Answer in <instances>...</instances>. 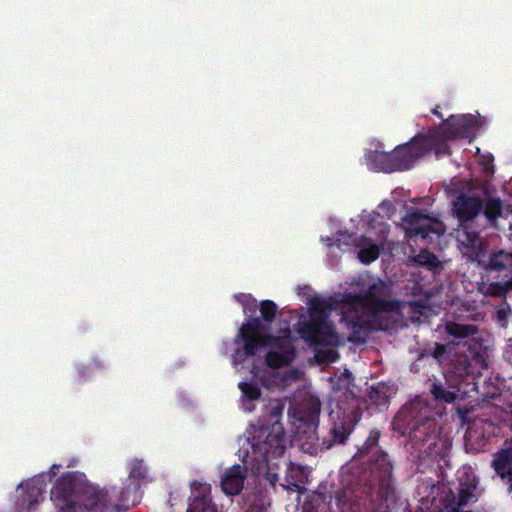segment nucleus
Segmentation results:
<instances>
[{"label":"nucleus","instance_id":"f257e3e1","mask_svg":"<svg viewBox=\"0 0 512 512\" xmlns=\"http://www.w3.org/2000/svg\"><path fill=\"white\" fill-rule=\"evenodd\" d=\"M148 466L134 458L129 471V485L118 492L117 501L112 494L116 487L99 488L91 484L84 473L71 471L62 474L53 485L50 499L58 512H127L138 503L140 480L148 477Z\"/></svg>","mask_w":512,"mask_h":512},{"label":"nucleus","instance_id":"f03ea898","mask_svg":"<svg viewBox=\"0 0 512 512\" xmlns=\"http://www.w3.org/2000/svg\"><path fill=\"white\" fill-rule=\"evenodd\" d=\"M285 404L271 400L264 407V423L254 426L248 438L253 460L269 466L273 460L281 458L287 448L288 440L281 423Z\"/></svg>","mask_w":512,"mask_h":512},{"label":"nucleus","instance_id":"7ed1b4c3","mask_svg":"<svg viewBox=\"0 0 512 512\" xmlns=\"http://www.w3.org/2000/svg\"><path fill=\"white\" fill-rule=\"evenodd\" d=\"M331 304L320 297H313L309 302V318L297 323L299 336L311 346L338 347L342 345L335 325L329 321Z\"/></svg>","mask_w":512,"mask_h":512},{"label":"nucleus","instance_id":"20e7f679","mask_svg":"<svg viewBox=\"0 0 512 512\" xmlns=\"http://www.w3.org/2000/svg\"><path fill=\"white\" fill-rule=\"evenodd\" d=\"M380 436L381 433L378 429L370 431L363 445L358 447L356 454L351 459L348 470L355 475L357 474L354 471L356 466L366 463L367 467L360 481L378 482L382 488H388L392 478L393 465L387 453L378 446Z\"/></svg>","mask_w":512,"mask_h":512},{"label":"nucleus","instance_id":"39448f33","mask_svg":"<svg viewBox=\"0 0 512 512\" xmlns=\"http://www.w3.org/2000/svg\"><path fill=\"white\" fill-rule=\"evenodd\" d=\"M344 398L345 401H340L329 415L331 427L322 442L328 450L344 445L362 417L361 399L351 391L345 393Z\"/></svg>","mask_w":512,"mask_h":512},{"label":"nucleus","instance_id":"423d86ee","mask_svg":"<svg viewBox=\"0 0 512 512\" xmlns=\"http://www.w3.org/2000/svg\"><path fill=\"white\" fill-rule=\"evenodd\" d=\"M257 310V301L251 297L245 300L243 305V312L248 315L249 318L244 322L234 339V344L239 346L242 343V347H238L233 353V363L241 364L247 358L256 355L259 349L268 345L270 336L263 335L261 331L264 326L259 317H252Z\"/></svg>","mask_w":512,"mask_h":512},{"label":"nucleus","instance_id":"0eeeda50","mask_svg":"<svg viewBox=\"0 0 512 512\" xmlns=\"http://www.w3.org/2000/svg\"><path fill=\"white\" fill-rule=\"evenodd\" d=\"M345 300L351 307H361L365 313L377 319H389L391 313L400 309L399 301L391 298L390 288L380 279L362 293L347 294Z\"/></svg>","mask_w":512,"mask_h":512},{"label":"nucleus","instance_id":"6e6552de","mask_svg":"<svg viewBox=\"0 0 512 512\" xmlns=\"http://www.w3.org/2000/svg\"><path fill=\"white\" fill-rule=\"evenodd\" d=\"M342 321L350 329L347 340L355 345L365 344L374 331H388L391 327L389 319H377L367 313H361L355 307L342 312Z\"/></svg>","mask_w":512,"mask_h":512},{"label":"nucleus","instance_id":"1a4fd4ad","mask_svg":"<svg viewBox=\"0 0 512 512\" xmlns=\"http://www.w3.org/2000/svg\"><path fill=\"white\" fill-rule=\"evenodd\" d=\"M401 227L408 241L417 239L432 241L433 238L440 237L446 231V226L442 221L413 207L402 218Z\"/></svg>","mask_w":512,"mask_h":512},{"label":"nucleus","instance_id":"9d476101","mask_svg":"<svg viewBox=\"0 0 512 512\" xmlns=\"http://www.w3.org/2000/svg\"><path fill=\"white\" fill-rule=\"evenodd\" d=\"M320 411V401L318 399H311L307 404L306 411V418L309 423V432H304L298 437L302 451L310 455H317L328 450V448H324V445H322L324 436L319 437L317 434Z\"/></svg>","mask_w":512,"mask_h":512},{"label":"nucleus","instance_id":"9b49d317","mask_svg":"<svg viewBox=\"0 0 512 512\" xmlns=\"http://www.w3.org/2000/svg\"><path fill=\"white\" fill-rule=\"evenodd\" d=\"M408 434L415 448L422 450L425 444H428V449H431L436 445L438 437L437 422L431 417L413 419L409 425Z\"/></svg>","mask_w":512,"mask_h":512},{"label":"nucleus","instance_id":"f8f14e48","mask_svg":"<svg viewBox=\"0 0 512 512\" xmlns=\"http://www.w3.org/2000/svg\"><path fill=\"white\" fill-rule=\"evenodd\" d=\"M426 146H421L420 140L415 135L409 142L398 145L392 151L393 171H406L425 156Z\"/></svg>","mask_w":512,"mask_h":512},{"label":"nucleus","instance_id":"ddd939ff","mask_svg":"<svg viewBox=\"0 0 512 512\" xmlns=\"http://www.w3.org/2000/svg\"><path fill=\"white\" fill-rule=\"evenodd\" d=\"M482 209L483 199L475 195L460 194L453 202V210L459 222L475 219Z\"/></svg>","mask_w":512,"mask_h":512},{"label":"nucleus","instance_id":"4468645a","mask_svg":"<svg viewBox=\"0 0 512 512\" xmlns=\"http://www.w3.org/2000/svg\"><path fill=\"white\" fill-rule=\"evenodd\" d=\"M475 118L471 115L450 116L439 128L450 139L469 138L473 133Z\"/></svg>","mask_w":512,"mask_h":512},{"label":"nucleus","instance_id":"2eb2a0df","mask_svg":"<svg viewBox=\"0 0 512 512\" xmlns=\"http://www.w3.org/2000/svg\"><path fill=\"white\" fill-rule=\"evenodd\" d=\"M477 488V482L474 480L467 482H460L458 495L455 496L452 492L451 498L447 497V503L444 506L445 512H472L464 511L462 508L469 503L476 502L477 497L475 490Z\"/></svg>","mask_w":512,"mask_h":512},{"label":"nucleus","instance_id":"dca6fc26","mask_svg":"<svg viewBox=\"0 0 512 512\" xmlns=\"http://www.w3.org/2000/svg\"><path fill=\"white\" fill-rule=\"evenodd\" d=\"M421 146H426L425 155L434 151L437 157L450 154L448 141L451 140L446 136L441 128L430 130L427 134H417Z\"/></svg>","mask_w":512,"mask_h":512},{"label":"nucleus","instance_id":"f3484780","mask_svg":"<svg viewBox=\"0 0 512 512\" xmlns=\"http://www.w3.org/2000/svg\"><path fill=\"white\" fill-rule=\"evenodd\" d=\"M460 242L464 248V255L477 264L484 263L487 245L480 237L479 232L464 231Z\"/></svg>","mask_w":512,"mask_h":512},{"label":"nucleus","instance_id":"a211bd4d","mask_svg":"<svg viewBox=\"0 0 512 512\" xmlns=\"http://www.w3.org/2000/svg\"><path fill=\"white\" fill-rule=\"evenodd\" d=\"M187 512H217L210 496V487L193 482Z\"/></svg>","mask_w":512,"mask_h":512},{"label":"nucleus","instance_id":"6ab92c4d","mask_svg":"<svg viewBox=\"0 0 512 512\" xmlns=\"http://www.w3.org/2000/svg\"><path fill=\"white\" fill-rule=\"evenodd\" d=\"M491 466L503 481L512 474V439L506 440L503 448L494 454Z\"/></svg>","mask_w":512,"mask_h":512},{"label":"nucleus","instance_id":"aec40b11","mask_svg":"<svg viewBox=\"0 0 512 512\" xmlns=\"http://www.w3.org/2000/svg\"><path fill=\"white\" fill-rule=\"evenodd\" d=\"M245 474L241 465H233L222 477L221 486L227 495H237L244 486Z\"/></svg>","mask_w":512,"mask_h":512},{"label":"nucleus","instance_id":"412c9836","mask_svg":"<svg viewBox=\"0 0 512 512\" xmlns=\"http://www.w3.org/2000/svg\"><path fill=\"white\" fill-rule=\"evenodd\" d=\"M307 478L308 474L304 467L289 462L286 469L285 484L283 487L288 491L302 492L305 488L304 486L307 482Z\"/></svg>","mask_w":512,"mask_h":512},{"label":"nucleus","instance_id":"4be33fe9","mask_svg":"<svg viewBox=\"0 0 512 512\" xmlns=\"http://www.w3.org/2000/svg\"><path fill=\"white\" fill-rule=\"evenodd\" d=\"M47 475L45 473L39 474L25 484L29 508L33 505L40 503L43 500V495L47 488Z\"/></svg>","mask_w":512,"mask_h":512},{"label":"nucleus","instance_id":"5701e85b","mask_svg":"<svg viewBox=\"0 0 512 512\" xmlns=\"http://www.w3.org/2000/svg\"><path fill=\"white\" fill-rule=\"evenodd\" d=\"M429 391L437 403H454L459 396L460 389L457 386L448 385V382L434 381Z\"/></svg>","mask_w":512,"mask_h":512},{"label":"nucleus","instance_id":"b1692460","mask_svg":"<svg viewBox=\"0 0 512 512\" xmlns=\"http://www.w3.org/2000/svg\"><path fill=\"white\" fill-rule=\"evenodd\" d=\"M358 248V259L361 263L369 265L380 255V247L371 238L360 236L354 240Z\"/></svg>","mask_w":512,"mask_h":512},{"label":"nucleus","instance_id":"393cba45","mask_svg":"<svg viewBox=\"0 0 512 512\" xmlns=\"http://www.w3.org/2000/svg\"><path fill=\"white\" fill-rule=\"evenodd\" d=\"M367 165L371 170L391 173L393 171L392 152L369 150L365 154Z\"/></svg>","mask_w":512,"mask_h":512},{"label":"nucleus","instance_id":"a878e982","mask_svg":"<svg viewBox=\"0 0 512 512\" xmlns=\"http://www.w3.org/2000/svg\"><path fill=\"white\" fill-rule=\"evenodd\" d=\"M288 343V348L283 351L271 350L265 356V363L270 368H280L289 365L295 355V349L290 345L289 340H284Z\"/></svg>","mask_w":512,"mask_h":512},{"label":"nucleus","instance_id":"bb28decb","mask_svg":"<svg viewBox=\"0 0 512 512\" xmlns=\"http://www.w3.org/2000/svg\"><path fill=\"white\" fill-rule=\"evenodd\" d=\"M511 261H512L511 253H505L504 251H498V252L492 253L490 255H487V252H486L484 263L478 264V266L483 267L486 270L500 272V271H503L504 269H506Z\"/></svg>","mask_w":512,"mask_h":512},{"label":"nucleus","instance_id":"cd10ccee","mask_svg":"<svg viewBox=\"0 0 512 512\" xmlns=\"http://www.w3.org/2000/svg\"><path fill=\"white\" fill-rule=\"evenodd\" d=\"M445 332L449 336L461 340L476 334L478 332V328L473 324H461L450 321L445 325Z\"/></svg>","mask_w":512,"mask_h":512},{"label":"nucleus","instance_id":"c85d7f7f","mask_svg":"<svg viewBox=\"0 0 512 512\" xmlns=\"http://www.w3.org/2000/svg\"><path fill=\"white\" fill-rule=\"evenodd\" d=\"M238 388L241 391V399L245 410L251 412L253 406H247L248 403L258 400L261 397V390L257 383L253 382H239Z\"/></svg>","mask_w":512,"mask_h":512},{"label":"nucleus","instance_id":"c756f323","mask_svg":"<svg viewBox=\"0 0 512 512\" xmlns=\"http://www.w3.org/2000/svg\"><path fill=\"white\" fill-rule=\"evenodd\" d=\"M503 202L499 197L489 196L483 200L482 212L485 218L490 222H495L502 216Z\"/></svg>","mask_w":512,"mask_h":512},{"label":"nucleus","instance_id":"7c9ffc66","mask_svg":"<svg viewBox=\"0 0 512 512\" xmlns=\"http://www.w3.org/2000/svg\"><path fill=\"white\" fill-rule=\"evenodd\" d=\"M467 357H470L480 368H487V349L483 347L482 343L478 342L475 338H472L468 344Z\"/></svg>","mask_w":512,"mask_h":512},{"label":"nucleus","instance_id":"2f4dec72","mask_svg":"<svg viewBox=\"0 0 512 512\" xmlns=\"http://www.w3.org/2000/svg\"><path fill=\"white\" fill-rule=\"evenodd\" d=\"M388 392L389 387L384 383H379L370 388L368 397L376 406L384 408L387 407L389 403L390 394Z\"/></svg>","mask_w":512,"mask_h":512},{"label":"nucleus","instance_id":"473e14b6","mask_svg":"<svg viewBox=\"0 0 512 512\" xmlns=\"http://www.w3.org/2000/svg\"><path fill=\"white\" fill-rule=\"evenodd\" d=\"M472 385L471 390L481 394L484 400L496 399L500 396V389L496 384V380L494 381L491 377L485 380L482 386L479 385L478 381H474Z\"/></svg>","mask_w":512,"mask_h":512},{"label":"nucleus","instance_id":"72a5a7b5","mask_svg":"<svg viewBox=\"0 0 512 512\" xmlns=\"http://www.w3.org/2000/svg\"><path fill=\"white\" fill-rule=\"evenodd\" d=\"M413 261L417 265L426 267L429 270H436L440 267V262L436 255L427 249H422L419 254L413 257Z\"/></svg>","mask_w":512,"mask_h":512},{"label":"nucleus","instance_id":"f704fd0d","mask_svg":"<svg viewBox=\"0 0 512 512\" xmlns=\"http://www.w3.org/2000/svg\"><path fill=\"white\" fill-rule=\"evenodd\" d=\"M259 310L264 321L272 322L277 313V305L272 300H263L259 305Z\"/></svg>","mask_w":512,"mask_h":512},{"label":"nucleus","instance_id":"c9c22d12","mask_svg":"<svg viewBox=\"0 0 512 512\" xmlns=\"http://www.w3.org/2000/svg\"><path fill=\"white\" fill-rule=\"evenodd\" d=\"M510 313L511 309L507 303H504L503 305L499 306L495 312L497 322L503 326L507 321L508 315Z\"/></svg>","mask_w":512,"mask_h":512},{"label":"nucleus","instance_id":"e433bc0d","mask_svg":"<svg viewBox=\"0 0 512 512\" xmlns=\"http://www.w3.org/2000/svg\"><path fill=\"white\" fill-rule=\"evenodd\" d=\"M315 356L319 361H326L329 363L336 362L339 358V354L333 349L318 351Z\"/></svg>","mask_w":512,"mask_h":512},{"label":"nucleus","instance_id":"4c0bfd02","mask_svg":"<svg viewBox=\"0 0 512 512\" xmlns=\"http://www.w3.org/2000/svg\"><path fill=\"white\" fill-rule=\"evenodd\" d=\"M487 294L493 297H505L506 292L502 282H493L487 288Z\"/></svg>","mask_w":512,"mask_h":512},{"label":"nucleus","instance_id":"58836bf2","mask_svg":"<svg viewBox=\"0 0 512 512\" xmlns=\"http://www.w3.org/2000/svg\"><path fill=\"white\" fill-rule=\"evenodd\" d=\"M470 411L471 409L467 407H455V413L461 425H465L469 422L468 414L470 413Z\"/></svg>","mask_w":512,"mask_h":512},{"label":"nucleus","instance_id":"ea45409f","mask_svg":"<svg viewBox=\"0 0 512 512\" xmlns=\"http://www.w3.org/2000/svg\"><path fill=\"white\" fill-rule=\"evenodd\" d=\"M444 352H445V347L441 344H436L433 355H434V357L438 358V357L442 356Z\"/></svg>","mask_w":512,"mask_h":512},{"label":"nucleus","instance_id":"a19ab883","mask_svg":"<svg viewBox=\"0 0 512 512\" xmlns=\"http://www.w3.org/2000/svg\"><path fill=\"white\" fill-rule=\"evenodd\" d=\"M60 468H61V464H53L50 469L51 475L46 474L47 478H49V480H51L52 477L56 476V474Z\"/></svg>","mask_w":512,"mask_h":512},{"label":"nucleus","instance_id":"79ce46f5","mask_svg":"<svg viewBox=\"0 0 512 512\" xmlns=\"http://www.w3.org/2000/svg\"><path fill=\"white\" fill-rule=\"evenodd\" d=\"M251 297H252L251 295L239 294V295H237V296H236V299H237V301H238L239 303H241V304H242V306H243V305H244V303H245V300H246V299L248 300V298H251Z\"/></svg>","mask_w":512,"mask_h":512},{"label":"nucleus","instance_id":"37998d69","mask_svg":"<svg viewBox=\"0 0 512 512\" xmlns=\"http://www.w3.org/2000/svg\"><path fill=\"white\" fill-rule=\"evenodd\" d=\"M244 512H263V509L260 505H252Z\"/></svg>","mask_w":512,"mask_h":512},{"label":"nucleus","instance_id":"c03bdc74","mask_svg":"<svg viewBox=\"0 0 512 512\" xmlns=\"http://www.w3.org/2000/svg\"><path fill=\"white\" fill-rule=\"evenodd\" d=\"M504 289H505V292H509L512 290V278L508 279L507 281H505L504 283H502Z\"/></svg>","mask_w":512,"mask_h":512},{"label":"nucleus","instance_id":"a18cd8bd","mask_svg":"<svg viewBox=\"0 0 512 512\" xmlns=\"http://www.w3.org/2000/svg\"><path fill=\"white\" fill-rule=\"evenodd\" d=\"M92 364H93L96 368H103V367H104V365H103L102 361H101V360H99V359H93Z\"/></svg>","mask_w":512,"mask_h":512},{"label":"nucleus","instance_id":"49530a36","mask_svg":"<svg viewBox=\"0 0 512 512\" xmlns=\"http://www.w3.org/2000/svg\"><path fill=\"white\" fill-rule=\"evenodd\" d=\"M432 112H433V114H435L436 116H438V117L442 118V114L438 111V109H437V108L433 109V111H432Z\"/></svg>","mask_w":512,"mask_h":512}]
</instances>
